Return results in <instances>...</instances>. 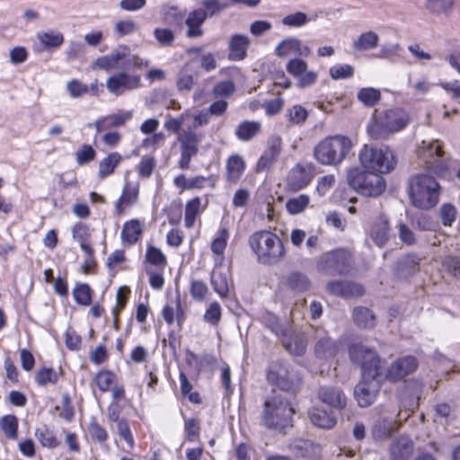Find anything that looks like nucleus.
<instances>
[{
  "mask_svg": "<svg viewBox=\"0 0 460 460\" xmlns=\"http://www.w3.org/2000/svg\"><path fill=\"white\" fill-rule=\"evenodd\" d=\"M350 360L361 367L362 381L355 388V397L360 407L369 406L379 392L383 376V362L376 350L361 343L349 347Z\"/></svg>",
  "mask_w": 460,
  "mask_h": 460,
  "instance_id": "nucleus-1",
  "label": "nucleus"
},
{
  "mask_svg": "<svg viewBox=\"0 0 460 460\" xmlns=\"http://www.w3.org/2000/svg\"><path fill=\"white\" fill-rule=\"evenodd\" d=\"M249 245L255 253L257 261L264 265H276L286 255V250L281 239L271 231L260 230L249 237Z\"/></svg>",
  "mask_w": 460,
  "mask_h": 460,
  "instance_id": "nucleus-2",
  "label": "nucleus"
},
{
  "mask_svg": "<svg viewBox=\"0 0 460 460\" xmlns=\"http://www.w3.org/2000/svg\"><path fill=\"white\" fill-rule=\"evenodd\" d=\"M295 410L288 399L281 394L267 398L261 416L262 426L270 430L284 431L291 427Z\"/></svg>",
  "mask_w": 460,
  "mask_h": 460,
  "instance_id": "nucleus-3",
  "label": "nucleus"
},
{
  "mask_svg": "<svg viewBox=\"0 0 460 460\" xmlns=\"http://www.w3.org/2000/svg\"><path fill=\"white\" fill-rule=\"evenodd\" d=\"M409 121V114L403 109H389L374 117L367 126V133L374 139H386L403 129Z\"/></svg>",
  "mask_w": 460,
  "mask_h": 460,
  "instance_id": "nucleus-4",
  "label": "nucleus"
},
{
  "mask_svg": "<svg viewBox=\"0 0 460 460\" xmlns=\"http://www.w3.org/2000/svg\"><path fill=\"white\" fill-rule=\"evenodd\" d=\"M439 184L428 174L412 176L409 182V195L411 204L420 209L435 207L439 197Z\"/></svg>",
  "mask_w": 460,
  "mask_h": 460,
  "instance_id": "nucleus-5",
  "label": "nucleus"
},
{
  "mask_svg": "<svg viewBox=\"0 0 460 460\" xmlns=\"http://www.w3.org/2000/svg\"><path fill=\"white\" fill-rule=\"evenodd\" d=\"M352 149L351 140L341 135L328 137L319 142L314 149L315 159L324 165L341 164Z\"/></svg>",
  "mask_w": 460,
  "mask_h": 460,
  "instance_id": "nucleus-6",
  "label": "nucleus"
},
{
  "mask_svg": "<svg viewBox=\"0 0 460 460\" xmlns=\"http://www.w3.org/2000/svg\"><path fill=\"white\" fill-rule=\"evenodd\" d=\"M361 166L379 174L388 173L396 165L394 151L388 146H369L365 145L358 154Z\"/></svg>",
  "mask_w": 460,
  "mask_h": 460,
  "instance_id": "nucleus-7",
  "label": "nucleus"
},
{
  "mask_svg": "<svg viewBox=\"0 0 460 460\" xmlns=\"http://www.w3.org/2000/svg\"><path fill=\"white\" fill-rule=\"evenodd\" d=\"M347 180L351 188L364 196L377 197L385 190V181L381 174L358 167L349 170Z\"/></svg>",
  "mask_w": 460,
  "mask_h": 460,
  "instance_id": "nucleus-8",
  "label": "nucleus"
},
{
  "mask_svg": "<svg viewBox=\"0 0 460 460\" xmlns=\"http://www.w3.org/2000/svg\"><path fill=\"white\" fill-rule=\"evenodd\" d=\"M267 379L272 385L290 393L298 391L302 381L297 371L286 362L271 363L267 372Z\"/></svg>",
  "mask_w": 460,
  "mask_h": 460,
  "instance_id": "nucleus-9",
  "label": "nucleus"
},
{
  "mask_svg": "<svg viewBox=\"0 0 460 460\" xmlns=\"http://www.w3.org/2000/svg\"><path fill=\"white\" fill-rule=\"evenodd\" d=\"M349 265L350 255L344 250L323 253L317 262L318 269L330 275L344 274L349 270Z\"/></svg>",
  "mask_w": 460,
  "mask_h": 460,
  "instance_id": "nucleus-10",
  "label": "nucleus"
},
{
  "mask_svg": "<svg viewBox=\"0 0 460 460\" xmlns=\"http://www.w3.org/2000/svg\"><path fill=\"white\" fill-rule=\"evenodd\" d=\"M201 138V134L195 133L191 130H184L178 137L181 150V158L178 164L181 170L190 168L191 159L199 153V145Z\"/></svg>",
  "mask_w": 460,
  "mask_h": 460,
  "instance_id": "nucleus-11",
  "label": "nucleus"
},
{
  "mask_svg": "<svg viewBox=\"0 0 460 460\" xmlns=\"http://www.w3.org/2000/svg\"><path fill=\"white\" fill-rule=\"evenodd\" d=\"M140 86V76L125 72L117 73L106 80V88L116 96L122 95L128 91L137 89Z\"/></svg>",
  "mask_w": 460,
  "mask_h": 460,
  "instance_id": "nucleus-12",
  "label": "nucleus"
},
{
  "mask_svg": "<svg viewBox=\"0 0 460 460\" xmlns=\"http://www.w3.org/2000/svg\"><path fill=\"white\" fill-rule=\"evenodd\" d=\"M419 156L427 166L436 173H443L441 158L443 155L442 146L438 140L430 142L422 141L419 147Z\"/></svg>",
  "mask_w": 460,
  "mask_h": 460,
  "instance_id": "nucleus-13",
  "label": "nucleus"
},
{
  "mask_svg": "<svg viewBox=\"0 0 460 460\" xmlns=\"http://www.w3.org/2000/svg\"><path fill=\"white\" fill-rule=\"evenodd\" d=\"M417 367L418 362L415 357H401L394 360L385 371L383 370L384 380L387 379L391 382L399 381L413 373Z\"/></svg>",
  "mask_w": 460,
  "mask_h": 460,
  "instance_id": "nucleus-14",
  "label": "nucleus"
},
{
  "mask_svg": "<svg viewBox=\"0 0 460 460\" xmlns=\"http://www.w3.org/2000/svg\"><path fill=\"white\" fill-rule=\"evenodd\" d=\"M287 71L295 76L300 87H307L315 83L317 74L307 69V64L303 59L294 58L287 64Z\"/></svg>",
  "mask_w": 460,
  "mask_h": 460,
  "instance_id": "nucleus-15",
  "label": "nucleus"
},
{
  "mask_svg": "<svg viewBox=\"0 0 460 460\" xmlns=\"http://www.w3.org/2000/svg\"><path fill=\"white\" fill-rule=\"evenodd\" d=\"M281 137L279 136H271L268 139L267 148L257 162V172L267 171L276 163L281 153Z\"/></svg>",
  "mask_w": 460,
  "mask_h": 460,
  "instance_id": "nucleus-16",
  "label": "nucleus"
},
{
  "mask_svg": "<svg viewBox=\"0 0 460 460\" xmlns=\"http://www.w3.org/2000/svg\"><path fill=\"white\" fill-rule=\"evenodd\" d=\"M319 400L337 410H342L347 406V397L342 390L334 385L321 386L317 393Z\"/></svg>",
  "mask_w": 460,
  "mask_h": 460,
  "instance_id": "nucleus-17",
  "label": "nucleus"
},
{
  "mask_svg": "<svg viewBox=\"0 0 460 460\" xmlns=\"http://www.w3.org/2000/svg\"><path fill=\"white\" fill-rule=\"evenodd\" d=\"M314 338V353L316 357L320 358H331L337 354L339 350L338 344L329 337L324 330L317 329Z\"/></svg>",
  "mask_w": 460,
  "mask_h": 460,
  "instance_id": "nucleus-18",
  "label": "nucleus"
},
{
  "mask_svg": "<svg viewBox=\"0 0 460 460\" xmlns=\"http://www.w3.org/2000/svg\"><path fill=\"white\" fill-rule=\"evenodd\" d=\"M139 194V183L126 181L121 195L118 199L115 210L116 214L121 216L127 208H130L137 202Z\"/></svg>",
  "mask_w": 460,
  "mask_h": 460,
  "instance_id": "nucleus-19",
  "label": "nucleus"
},
{
  "mask_svg": "<svg viewBox=\"0 0 460 460\" xmlns=\"http://www.w3.org/2000/svg\"><path fill=\"white\" fill-rule=\"evenodd\" d=\"M413 449L411 439L406 436L394 438L388 447L391 460H409Z\"/></svg>",
  "mask_w": 460,
  "mask_h": 460,
  "instance_id": "nucleus-20",
  "label": "nucleus"
},
{
  "mask_svg": "<svg viewBox=\"0 0 460 460\" xmlns=\"http://www.w3.org/2000/svg\"><path fill=\"white\" fill-rule=\"evenodd\" d=\"M310 53L311 49L296 38L283 40L276 48V54L280 58L288 56L307 57Z\"/></svg>",
  "mask_w": 460,
  "mask_h": 460,
  "instance_id": "nucleus-21",
  "label": "nucleus"
},
{
  "mask_svg": "<svg viewBox=\"0 0 460 460\" xmlns=\"http://www.w3.org/2000/svg\"><path fill=\"white\" fill-rule=\"evenodd\" d=\"M281 341L283 347L292 355L301 356L305 352L307 341L302 333L286 331Z\"/></svg>",
  "mask_w": 460,
  "mask_h": 460,
  "instance_id": "nucleus-22",
  "label": "nucleus"
},
{
  "mask_svg": "<svg viewBox=\"0 0 460 460\" xmlns=\"http://www.w3.org/2000/svg\"><path fill=\"white\" fill-rule=\"evenodd\" d=\"M327 289L330 293L342 296H360L364 294L361 285L349 281H331L327 284Z\"/></svg>",
  "mask_w": 460,
  "mask_h": 460,
  "instance_id": "nucleus-23",
  "label": "nucleus"
},
{
  "mask_svg": "<svg viewBox=\"0 0 460 460\" xmlns=\"http://www.w3.org/2000/svg\"><path fill=\"white\" fill-rule=\"evenodd\" d=\"M308 417L314 426L321 429H330L337 424L336 417L322 407H312L308 411Z\"/></svg>",
  "mask_w": 460,
  "mask_h": 460,
  "instance_id": "nucleus-24",
  "label": "nucleus"
},
{
  "mask_svg": "<svg viewBox=\"0 0 460 460\" xmlns=\"http://www.w3.org/2000/svg\"><path fill=\"white\" fill-rule=\"evenodd\" d=\"M246 168L243 158L239 155H230L226 164V181L229 183L235 184L242 178Z\"/></svg>",
  "mask_w": 460,
  "mask_h": 460,
  "instance_id": "nucleus-25",
  "label": "nucleus"
},
{
  "mask_svg": "<svg viewBox=\"0 0 460 460\" xmlns=\"http://www.w3.org/2000/svg\"><path fill=\"white\" fill-rule=\"evenodd\" d=\"M369 236L379 247H382L389 238L388 219L385 216L378 217L371 225Z\"/></svg>",
  "mask_w": 460,
  "mask_h": 460,
  "instance_id": "nucleus-26",
  "label": "nucleus"
},
{
  "mask_svg": "<svg viewBox=\"0 0 460 460\" xmlns=\"http://www.w3.org/2000/svg\"><path fill=\"white\" fill-rule=\"evenodd\" d=\"M250 46V40L247 35L234 34L229 40V58L231 60H243L246 57Z\"/></svg>",
  "mask_w": 460,
  "mask_h": 460,
  "instance_id": "nucleus-27",
  "label": "nucleus"
},
{
  "mask_svg": "<svg viewBox=\"0 0 460 460\" xmlns=\"http://www.w3.org/2000/svg\"><path fill=\"white\" fill-rule=\"evenodd\" d=\"M207 19V13L203 9L190 12L185 21L188 26L186 35L188 38H199L203 35L201 25Z\"/></svg>",
  "mask_w": 460,
  "mask_h": 460,
  "instance_id": "nucleus-28",
  "label": "nucleus"
},
{
  "mask_svg": "<svg viewBox=\"0 0 460 460\" xmlns=\"http://www.w3.org/2000/svg\"><path fill=\"white\" fill-rule=\"evenodd\" d=\"M144 223L138 219L127 221L121 229L120 237L123 243L129 245L136 243L141 237Z\"/></svg>",
  "mask_w": 460,
  "mask_h": 460,
  "instance_id": "nucleus-29",
  "label": "nucleus"
},
{
  "mask_svg": "<svg viewBox=\"0 0 460 460\" xmlns=\"http://www.w3.org/2000/svg\"><path fill=\"white\" fill-rule=\"evenodd\" d=\"M229 237L230 233L228 227L221 224L210 245L212 252L216 255L215 261L222 262Z\"/></svg>",
  "mask_w": 460,
  "mask_h": 460,
  "instance_id": "nucleus-30",
  "label": "nucleus"
},
{
  "mask_svg": "<svg viewBox=\"0 0 460 460\" xmlns=\"http://www.w3.org/2000/svg\"><path fill=\"white\" fill-rule=\"evenodd\" d=\"M311 181L310 171L301 164L293 167L288 175V185L292 190L305 188Z\"/></svg>",
  "mask_w": 460,
  "mask_h": 460,
  "instance_id": "nucleus-31",
  "label": "nucleus"
},
{
  "mask_svg": "<svg viewBox=\"0 0 460 460\" xmlns=\"http://www.w3.org/2000/svg\"><path fill=\"white\" fill-rule=\"evenodd\" d=\"M73 238L80 243L81 249L92 258L93 249L89 243L90 232L86 225L83 223L75 224L72 230Z\"/></svg>",
  "mask_w": 460,
  "mask_h": 460,
  "instance_id": "nucleus-32",
  "label": "nucleus"
},
{
  "mask_svg": "<svg viewBox=\"0 0 460 460\" xmlns=\"http://www.w3.org/2000/svg\"><path fill=\"white\" fill-rule=\"evenodd\" d=\"M261 124L260 121L245 120L235 128V136L242 141H249L260 134Z\"/></svg>",
  "mask_w": 460,
  "mask_h": 460,
  "instance_id": "nucleus-33",
  "label": "nucleus"
},
{
  "mask_svg": "<svg viewBox=\"0 0 460 460\" xmlns=\"http://www.w3.org/2000/svg\"><path fill=\"white\" fill-rule=\"evenodd\" d=\"M37 39L44 49H58L64 42V35L56 30L39 31Z\"/></svg>",
  "mask_w": 460,
  "mask_h": 460,
  "instance_id": "nucleus-34",
  "label": "nucleus"
},
{
  "mask_svg": "<svg viewBox=\"0 0 460 460\" xmlns=\"http://www.w3.org/2000/svg\"><path fill=\"white\" fill-rule=\"evenodd\" d=\"M379 37L372 31L361 33L352 44L356 51H366L376 49L378 45Z\"/></svg>",
  "mask_w": 460,
  "mask_h": 460,
  "instance_id": "nucleus-35",
  "label": "nucleus"
},
{
  "mask_svg": "<svg viewBox=\"0 0 460 460\" xmlns=\"http://www.w3.org/2000/svg\"><path fill=\"white\" fill-rule=\"evenodd\" d=\"M121 159V155L119 153L114 152L109 154L106 157L101 160L98 170L99 178L104 179L105 177L113 173L115 168L120 163Z\"/></svg>",
  "mask_w": 460,
  "mask_h": 460,
  "instance_id": "nucleus-36",
  "label": "nucleus"
},
{
  "mask_svg": "<svg viewBox=\"0 0 460 460\" xmlns=\"http://www.w3.org/2000/svg\"><path fill=\"white\" fill-rule=\"evenodd\" d=\"M353 319L356 324L364 329H371L376 325V317L372 311L367 307H357L353 311Z\"/></svg>",
  "mask_w": 460,
  "mask_h": 460,
  "instance_id": "nucleus-37",
  "label": "nucleus"
},
{
  "mask_svg": "<svg viewBox=\"0 0 460 460\" xmlns=\"http://www.w3.org/2000/svg\"><path fill=\"white\" fill-rule=\"evenodd\" d=\"M210 281L214 291L217 293L221 298L227 296L230 281L226 273H223L220 270H213Z\"/></svg>",
  "mask_w": 460,
  "mask_h": 460,
  "instance_id": "nucleus-38",
  "label": "nucleus"
},
{
  "mask_svg": "<svg viewBox=\"0 0 460 460\" xmlns=\"http://www.w3.org/2000/svg\"><path fill=\"white\" fill-rule=\"evenodd\" d=\"M201 210V199L199 197H195L187 202L184 213L186 227L191 228L194 226L196 217L200 214Z\"/></svg>",
  "mask_w": 460,
  "mask_h": 460,
  "instance_id": "nucleus-39",
  "label": "nucleus"
},
{
  "mask_svg": "<svg viewBox=\"0 0 460 460\" xmlns=\"http://www.w3.org/2000/svg\"><path fill=\"white\" fill-rule=\"evenodd\" d=\"M287 285L293 291L299 293L309 288L310 281L304 273L294 271L287 277Z\"/></svg>",
  "mask_w": 460,
  "mask_h": 460,
  "instance_id": "nucleus-40",
  "label": "nucleus"
},
{
  "mask_svg": "<svg viewBox=\"0 0 460 460\" xmlns=\"http://www.w3.org/2000/svg\"><path fill=\"white\" fill-rule=\"evenodd\" d=\"M117 376L110 370H101L94 376V383L102 392L111 390L112 385L115 384Z\"/></svg>",
  "mask_w": 460,
  "mask_h": 460,
  "instance_id": "nucleus-41",
  "label": "nucleus"
},
{
  "mask_svg": "<svg viewBox=\"0 0 460 460\" xmlns=\"http://www.w3.org/2000/svg\"><path fill=\"white\" fill-rule=\"evenodd\" d=\"M310 198L305 194L289 199L286 203V208L291 215H296L303 212L309 205Z\"/></svg>",
  "mask_w": 460,
  "mask_h": 460,
  "instance_id": "nucleus-42",
  "label": "nucleus"
},
{
  "mask_svg": "<svg viewBox=\"0 0 460 460\" xmlns=\"http://www.w3.org/2000/svg\"><path fill=\"white\" fill-rule=\"evenodd\" d=\"M357 97L364 105L371 107L378 102L381 93L373 87H364L358 91Z\"/></svg>",
  "mask_w": 460,
  "mask_h": 460,
  "instance_id": "nucleus-43",
  "label": "nucleus"
},
{
  "mask_svg": "<svg viewBox=\"0 0 460 460\" xmlns=\"http://www.w3.org/2000/svg\"><path fill=\"white\" fill-rule=\"evenodd\" d=\"M66 89L73 99H79L89 93L88 85L75 78L66 82Z\"/></svg>",
  "mask_w": 460,
  "mask_h": 460,
  "instance_id": "nucleus-44",
  "label": "nucleus"
},
{
  "mask_svg": "<svg viewBox=\"0 0 460 460\" xmlns=\"http://www.w3.org/2000/svg\"><path fill=\"white\" fill-rule=\"evenodd\" d=\"M393 431V423L385 419H379L372 428V436L376 440L386 438Z\"/></svg>",
  "mask_w": 460,
  "mask_h": 460,
  "instance_id": "nucleus-45",
  "label": "nucleus"
},
{
  "mask_svg": "<svg viewBox=\"0 0 460 460\" xmlns=\"http://www.w3.org/2000/svg\"><path fill=\"white\" fill-rule=\"evenodd\" d=\"M73 296L75 302L82 305H89L92 302V289L89 285L78 284L73 290Z\"/></svg>",
  "mask_w": 460,
  "mask_h": 460,
  "instance_id": "nucleus-46",
  "label": "nucleus"
},
{
  "mask_svg": "<svg viewBox=\"0 0 460 460\" xmlns=\"http://www.w3.org/2000/svg\"><path fill=\"white\" fill-rule=\"evenodd\" d=\"M35 436L42 447L55 448L59 444L53 432L45 426L40 429H37Z\"/></svg>",
  "mask_w": 460,
  "mask_h": 460,
  "instance_id": "nucleus-47",
  "label": "nucleus"
},
{
  "mask_svg": "<svg viewBox=\"0 0 460 460\" xmlns=\"http://www.w3.org/2000/svg\"><path fill=\"white\" fill-rule=\"evenodd\" d=\"M137 29V24L130 19L119 20L114 24V32L118 37L131 35Z\"/></svg>",
  "mask_w": 460,
  "mask_h": 460,
  "instance_id": "nucleus-48",
  "label": "nucleus"
},
{
  "mask_svg": "<svg viewBox=\"0 0 460 460\" xmlns=\"http://www.w3.org/2000/svg\"><path fill=\"white\" fill-rule=\"evenodd\" d=\"M1 428L9 438H16L18 429V420L13 415L4 416L0 420Z\"/></svg>",
  "mask_w": 460,
  "mask_h": 460,
  "instance_id": "nucleus-49",
  "label": "nucleus"
},
{
  "mask_svg": "<svg viewBox=\"0 0 460 460\" xmlns=\"http://www.w3.org/2000/svg\"><path fill=\"white\" fill-rule=\"evenodd\" d=\"M307 115L306 110L299 104H296L287 111L288 119L293 125L304 123Z\"/></svg>",
  "mask_w": 460,
  "mask_h": 460,
  "instance_id": "nucleus-50",
  "label": "nucleus"
},
{
  "mask_svg": "<svg viewBox=\"0 0 460 460\" xmlns=\"http://www.w3.org/2000/svg\"><path fill=\"white\" fill-rule=\"evenodd\" d=\"M222 317V307L219 303L214 301L209 304L204 314L205 322L211 325H217Z\"/></svg>",
  "mask_w": 460,
  "mask_h": 460,
  "instance_id": "nucleus-51",
  "label": "nucleus"
},
{
  "mask_svg": "<svg viewBox=\"0 0 460 460\" xmlns=\"http://www.w3.org/2000/svg\"><path fill=\"white\" fill-rule=\"evenodd\" d=\"M162 314H163V317H164V321L168 324L173 323V322H174V314H175V317H176L178 323H180L183 320V318H182V309H181V306L180 298H178L177 301H176V311H174V308L172 307V305H166L164 307V309H163Z\"/></svg>",
  "mask_w": 460,
  "mask_h": 460,
  "instance_id": "nucleus-52",
  "label": "nucleus"
},
{
  "mask_svg": "<svg viewBox=\"0 0 460 460\" xmlns=\"http://www.w3.org/2000/svg\"><path fill=\"white\" fill-rule=\"evenodd\" d=\"M353 74L354 67L348 64H338L330 68L331 77L334 80L347 79Z\"/></svg>",
  "mask_w": 460,
  "mask_h": 460,
  "instance_id": "nucleus-53",
  "label": "nucleus"
},
{
  "mask_svg": "<svg viewBox=\"0 0 460 460\" xmlns=\"http://www.w3.org/2000/svg\"><path fill=\"white\" fill-rule=\"evenodd\" d=\"M58 378V374L54 368L43 367L40 369L35 376L36 382L40 385H46L47 384H55Z\"/></svg>",
  "mask_w": 460,
  "mask_h": 460,
  "instance_id": "nucleus-54",
  "label": "nucleus"
},
{
  "mask_svg": "<svg viewBox=\"0 0 460 460\" xmlns=\"http://www.w3.org/2000/svg\"><path fill=\"white\" fill-rule=\"evenodd\" d=\"M146 260L157 267H164L166 265V258L163 252L154 246L149 245L146 252Z\"/></svg>",
  "mask_w": 460,
  "mask_h": 460,
  "instance_id": "nucleus-55",
  "label": "nucleus"
},
{
  "mask_svg": "<svg viewBox=\"0 0 460 460\" xmlns=\"http://www.w3.org/2000/svg\"><path fill=\"white\" fill-rule=\"evenodd\" d=\"M96 152L90 145L81 146L75 153V160L79 165H83L95 158Z\"/></svg>",
  "mask_w": 460,
  "mask_h": 460,
  "instance_id": "nucleus-56",
  "label": "nucleus"
},
{
  "mask_svg": "<svg viewBox=\"0 0 460 460\" xmlns=\"http://www.w3.org/2000/svg\"><path fill=\"white\" fill-rule=\"evenodd\" d=\"M190 295L196 301H203L209 293L208 288L202 280H193L190 285Z\"/></svg>",
  "mask_w": 460,
  "mask_h": 460,
  "instance_id": "nucleus-57",
  "label": "nucleus"
},
{
  "mask_svg": "<svg viewBox=\"0 0 460 460\" xmlns=\"http://www.w3.org/2000/svg\"><path fill=\"white\" fill-rule=\"evenodd\" d=\"M457 210L455 206L451 204H444L439 209V217L442 224L446 226H450L456 220Z\"/></svg>",
  "mask_w": 460,
  "mask_h": 460,
  "instance_id": "nucleus-58",
  "label": "nucleus"
},
{
  "mask_svg": "<svg viewBox=\"0 0 460 460\" xmlns=\"http://www.w3.org/2000/svg\"><path fill=\"white\" fill-rule=\"evenodd\" d=\"M117 430L120 438L126 441L129 448H133L135 446V440L128 422L125 420H119L117 424Z\"/></svg>",
  "mask_w": 460,
  "mask_h": 460,
  "instance_id": "nucleus-59",
  "label": "nucleus"
},
{
  "mask_svg": "<svg viewBox=\"0 0 460 460\" xmlns=\"http://www.w3.org/2000/svg\"><path fill=\"white\" fill-rule=\"evenodd\" d=\"M156 162L154 156H143L138 166L137 171L141 177L149 178L155 167Z\"/></svg>",
  "mask_w": 460,
  "mask_h": 460,
  "instance_id": "nucleus-60",
  "label": "nucleus"
},
{
  "mask_svg": "<svg viewBox=\"0 0 460 460\" xmlns=\"http://www.w3.org/2000/svg\"><path fill=\"white\" fill-rule=\"evenodd\" d=\"M312 445V442L309 440L296 438L290 443L289 447L297 456H306Z\"/></svg>",
  "mask_w": 460,
  "mask_h": 460,
  "instance_id": "nucleus-61",
  "label": "nucleus"
},
{
  "mask_svg": "<svg viewBox=\"0 0 460 460\" xmlns=\"http://www.w3.org/2000/svg\"><path fill=\"white\" fill-rule=\"evenodd\" d=\"M122 55L119 53L111 54L110 56H105L103 58H98L96 60V65L105 70L115 69L118 67L119 61L122 58Z\"/></svg>",
  "mask_w": 460,
  "mask_h": 460,
  "instance_id": "nucleus-62",
  "label": "nucleus"
},
{
  "mask_svg": "<svg viewBox=\"0 0 460 460\" xmlns=\"http://www.w3.org/2000/svg\"><path fill=\"white\" fill-rule=\"evenodd\" d=\"M307 15L302 12L290 13L282 19V23L289 27H300L307 22Z\"/></svg>",
  "mask_w": 460,
  "mask_h": 460,
  "instance_id": "nucleus-63",
  "label": "nucleus"
},
{
  "mask_svg": "<svg viewBox=\"0 0 460 460\" xmlns=\"http://www.w3.org/2000/svg\"><path fill=\"white\" fill-rule=\"evenodd\" d=\"M184 431L186 439L189 441H195L199 435V424L196 419H189L185 420Z\"/></svg>",
  "mask_w": 460,
  "mask_h": 460,
  "instance_id": "nucleus-64",
  "label": "nucleus"
}]
</instances>
